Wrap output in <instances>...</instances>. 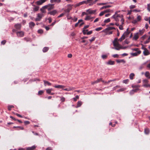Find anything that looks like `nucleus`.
Masks as SVG:
<instances>
[{
    "mask_svg": "<svg viewBox=\"0 0 150 150\" xmlns=\"http://www.w3.org/2000/svg\"><path fill=\"white\" fill-rule=\"evenodd\" d=\"M144 132L146 134H148L149 133V131L147 129H144Z\"/></svg>",
    "mask_w": 150,
    "mask_h": 150,
    "instance_id": "obj_42",
    "label": "nucleus"
},
{
    "mask_svg": "<svg viewBox=\"0 0 150 150\" xmlns=\"http://www.w3.org/2000/svg\"><path fill=\"white\" fill-rule=\"evenodd\" d=\"M149 81L147 79H144L143 81V86L145 87H149V84L148 83Z\"/></svg>",
    "mask_w": 150,
    "mask_h": 150,
    "instance_id": "obj_6",
    "label": "nucleus"
},
{
    "mask_svg": "<svg viewBox=\"0 0 150 150\" xmlns=\"http://www.w3.org/2000/svg\"><path fill=\"white\" fill-rule=\"evenodd\" d=\"M36 148V146L35 145H33L31 147H28L26 148L27 150H34Z\"/></svg>",
    "mask_w": 150,
    "mask_h": 150,
    "instance_id": "obj_14",
    "label": "nucleus"
},
{
    "mask_svg": "<svg viewBox=\"0 0 150 150\" xmlns=\"http://www.w3.org/2000/svg\"><path fill=\"white\" fill-rule=\"evenodd\" d=\"M71 9V8H67V9L64 10V11L66 13H69L70 12V10Z\"/></svg>",
    "mask_w": 150,
    "mask_h": 150,
    "instance_id": "obj_41",
    "label": "nucleus"
},
{
    "mask_svg": "<svg viewBox=\"0 0 150 150\" xmlns=\"http://www.w3.org/2000/svg\"><path fill=\"white\" fill-rule=\"evenodd\" d=\"M68 91H71L73 90H74V88L72 87H68L67 88Z\"/></svg>",
    "mask_w": 150,
    "mask_h": 150,
    "instance_id": "obj_37",
    "label": "nucleus"
},
{
    "mask_svg": "<svg viewBox=\"0 0 150 150\" xmlns=\"http://www.w3.org/2000/svg\"><path fill=\"white\" fill-rule=\"evenodd\" d=\"M100 81H102V78H100L99 79H98L96 81V82L97 83H98Z\"/></svg>",
    "mask_w": 150,
    "mask_h": 150,
    "instance_id": "obj_47",
    "label": "nucleus"
},
{
    "mask_svg": "<svg viewBox=\"0 0 150 150\" xmlns=\"http://www.w3.org/2000/svg\"><path fill=\"white\" fill-rule=\"evenodd\" d=\"M125 36H124V35H122L121 36V38H119L118 40L120 41V42H122L123 40L125 39Z\"/></svg>",
    "mask_w": 150,
    "mask_h": 150,
    "instance_id": "obj_29",
    "label": "nucleus"
},
{
    "mask_svg": "<svg viewBox=\"0 0 150 150\" xmlns=\"http://www.w3.org/2000/svg\"><path fill=\"white\" fill-rule=\"evenodd\" d=\"M105 13V12L104 11H103V12H101L100 14H99V16H103L104 14Z\"/></svg>",
    "mask_w": 150,
    "mask_h": 150,
    "instance_id": "obj_62",
    "label": "nucleus"
},
{
    "mask_svg": "<svg viewBox=\"0 0 150 150\" xmlns=\"http://www.w3.org/2000/svg\"><path fill=\"white\" fill-rule=\"evenodd\" d=\"M116 61L118 63L122 62L125 63V61L123 59H117Z\"/></svg>",
    "mask_w": 150,
    "mask_h": 150,
    "instance_id": "obj_23",
    "label": "nucleus"
},
{
    "mask_svg": "<svg viewBox=\"0 0 150 150\" xmlns=\"http://www.w3.org/2000/svg\"><path fill=\"white\" fill-rule=\"evenodd\" d=\"M39 7L38 6H36L33 8V10L35 11H36L39 10Z\"/></svg>",
    "mask_w": 150,
    "mask_h": 150,
    "instance_id": "obj_38",
    "label": "nucleus"
},
{
    "mask_svg": "<svg viewBox=\"0 0 150 150\" xmlns=\"http://www.w3.org/2000/svg\"><path fill=\"white\" fill-rule=\"evenodd\" d=\"M138 22V21L136 20H133L132 22V23H134V24H136L137 22Z\"/></svg>",
    "mask_w": 150,
    "mask_h": 150,
    "instance_id": "obj_60",
    "label": "nucleus"
},
{
    "mask_svg": "<svg viewBox=\"0 0 150 150\" xmlns=\"http://www.w3.org/2000/svg\"><path fill=\"white\" fill-rule=\"evenodd\" d=\"M112 29H115V28L114 27H109L105 29L106 30H110Z\"/></svg>",
    "mask_w": 150,
    "mask_h": 150,
    "instance_id": "obj_26",
    "label": "nucleus"
},
{
    "mask_svg": "<svg viewBox=\"0 0 150 150\" xmlns=\"http://www.w3.org/2000/svg\"><path fill=\"white\" fill-rule=\"evenodd\" d=\"M141 53V51L140 50H139L137 52H135L132 53L131 55L133 56H137L138 54H140Z\"/></svg>",
    "mask_w": 150,
    "mask_h": 150,
    "instance_id": "obj_16",
    "label": "nucleus"
},
{
    "mask_svg": "<svg viewBox=\"0 0 150 150\" xmlns=\"http://www.w3.org/2000/svg\"><path fill=\"white\" fill-rule=\"evenodd\" d=\"M65 13H62V14H60L59 16H58V18H60V17H62L63 16H64V15Z\"/></svg>",
    "mask_w": 150,
    "mask_h": 150,
    "instance_id": "obj_58",
    "label": "nucleus"
},
{
    "mask_svg": "<svg viewBox=\"0 0 150 150\" xmlns=\"http://www.w3.org/2000/svg\"><path fill=\"white\" fill-rule=\"evenodd\" d=\"M115 62L114 61H112L111 60H109L107 64L109 65H113L115 64Z\"/></svg>",
    "mask_w": 150,
    "mask_h": 150,
    "instance_id": "obj_25",
    "label": "nucleus"
},
{
    "mask_svg": "<svg viewBox=\"0 0 150 150\" xmlns=\"http://www.w3.org/2000/svg\"><path fill=\"white\" fill-rule=\"evenodd\" d=\"M46 150H52V149L51 147H48L46 149Z\"/></svg>",
    "mask_w": 150,
    "mask_h": 150,
    "instance_id": "obj_64",
    "label": "nucleus"
},
{
    "mask_svg": "<svg viewBox=\"0 0 150 150\" xmlns=\"http://www.w3.org/2000/svg\"><path fill=\"white\" fill-rule=\"evenodd\" d=\"M84 15H88V13H86V12H83L82 13V14H81V16H83Z\"/></svg>",
    "mask_w": 150,
    "mask_h": 150,
    "instance_id": "obj_59",
    "label": "nucleus"
},
{
    "mask_svg": "<svg viewBox=\"0 0 150 150\" xmlns=\"http://www.w3.org/2000/svg\"><path fill=\"white\" fill-rule=\"evenodd\" d=\"M57 13V11L56 10H54L52 11L49 12L48 13V14H50L51 15L53 16L54 15Z\"/></svg>",
    "mask_w": 150,
    "mask_h": 150,
    "instance_id": "obj_15",
    "label": "nucleus"
},
{
    "mask_svg": "<svg viewBox=\"0 0 150 150\" xmlns=\"http://www.w3.org/2000/svg\"><path fill=\"white\" fill-rule=\"evenodd\" d=\"M136 6L135 5H132L129 6V8L130 9H132L136 7Z\"/></svg>",
    "mask_w": 150,
    "mask_h": 150,
    "instance_id": "obj_52",
    "label": "nucleus"
},
{
    "mask_svg": "<svg viewBox=\"0 0 150 150\" xmlns=\"http://www.w3.org/2000/svg\"><path fill=\"white\" fill-rule=\"evenodd\" d=\"M85 3H86V2L85 1H83L77 4L76 5L77 6H79L83 4H85Z\"/></svg>",
    "mask_w": 150,
    "mask_h": 150,
    "instance_id": "obj_28",
    "label": "nucleus"
},
{
    "mask_svg": "<svg viewBox=\"0 0 150 150\" xmlns=\"http://www.w3.org/2000/svg\"><path fill=\"white\" fill-rule=\"evenodd\" d=\"M112 56L114 58H118L119 55L117 54H116L113 55Z\"/></svg>",
    "mask_w": 150,
    "mask_h": 150,
    "instance_id": "obj_50",
    "label": "nucleus"
},
{
    "mask_svg": "<svg viewBox=\"0 0 150 150\" xmlns=\"http://www.w3.org/2000/svg\"><path fill=\"white\" fill-rule=\"evenodd\" d=\"M49 50V48L47 47H44L42 50V51L44 52H47Z\"/></svg>",
    "mask_w": 150,
    "mask_h": 150,
    "instance_id": "obj_31",
    "label": "nucleus"
},
{
    "mask_svg": "<svg viewBox=\"0 0 150 150\" xmlns=\"http://www.w3.org/2000/svg\"><path fill=\"white\" fill-rule=\"evenodd\" d=\"M29 27L31 29H32L33 28V27L35 25V23L33 22H30L29 23Z\"/></svg>",
    "mask_w": 150,
    "mask_h": 150,
    "instance_id": "obj_20",
    "label": "nucleus"
},
{
    "mask_svg": "<svg viewBox=\"0 0 150 150\" xmlns=\"http://www.w3.org/2000/svg\"><path fill=\"white\" fill-rule=\"evenodd\" d=\"M110 18H108L107 19L105 20L104 21V22L105 23H108L109 22H110Z\"/></svg>",
    "mask_w": 150,
    "mask_h": 150,
    "instance_id": "obj_43",
    "label": "nucleus"
},
{
    "mask_svg": "<svg viewBox=\"0 0 150 150\" xmlns=\"http://www.w3.org/2000/svg\"><path fill=\"white\" fill-rule=\"evenodd\" d=\"M145 75L146 77H148L149 78V77L150 75V73L149 72L146 71V72Z\"/></svg>",
    "mask_w": 150,
    "mask_h": 150,
    "instance_id": "obj_36",
    "label": "nucleus"
},
{
    "mask_svg": "<svg viewBox=\"0 0 150 150\" xmlns=\"http://www.w3.org/2000/svg\"><path fill=\"white\" fill-rule=\"evenodd\" d=\"M86 11L89 14H94L96 12L95 10H92L91 9H88Z\"/></svg>",
    "mask_w": 150,
    "mask_h": 150,
    "instance_id": "obj_13",
    "label": "nucleus"
},
{
    "mask_svg": "<svg viewBox=\"0 0 150 150\" xmlns=\"http://www.w3.org/2000/svg\"><path fill=\"white\" fill-rule=\"evenodd\" d=\"M128 29H128V28L127 30V31L125 32L123 35H124V36H125V37L126 36L128 35L130 33V32L128 31Z\"/></svg>",
    "mask_w": 150,
    "mask_h": 150,
    "instance_id": "obj_21",
    "label": "nucleus"
},
{
    "mask_svg": "<svg viewBox=\"0 0 150 150\" xmlns=\"http://www.w3.org/2000/svg\"><path fill=\"white\" fill-rule=\"evenodd\" d=\"M24 40L27 42L29 41L30 40V38H24Z\"/></svg>",
    "mask_w": 150,
    "mask_h": 150,
    "instance_id": "obj_49",
    "label": "nucleus"
},
{
    "mask_svg": "<svg viewBox=\"0 0 150 150\" xmlns=\"http://www.w3.org/2000/svg\"><path fill=\"white\" fill-rule=\"evenodd\" d=\"M18 150H27L26 149L23 148H19L18 149Z\"/></svg>",
    "mask_w": 150,
    "mask_h": 150,
    "instance_id": "obj_63",
    "label": "nucleus"
},
{
    "mask_svg": "<svg viewBox=\"0 0 150 150\" xmlns=\"http://www.w3.org/2000/svg\"><path fill=\"white\" fill-rule=\"evenodd\" d=\"M134 74L133 73H132L130 74L129 76L130 79L131 80L133 79H134Z\"/></svg>",
    "mask_w": 150,
    "mask_h": 150,
    "instance_id": "obj_27",
    "label": "nucleus"
},
{
    "mask_svg": "<svg viewBox=\"0 0 150 150\" xmlns=\"http://www.w3.org/2000/svg\"><path fill=\"white\" fill-rule=\"evenodd\" d=\"M79 98V96H76L75 98H73V99L74 101H76L77 99Z\"/></svg>",
    "mask_w": 150,
    "mask_h": 150,
    "instance_id": "obj_57",
    "label": "nucleus"
},
{
    "mask_svg": "<svg viewBox=\"0 0 150 150\" xmlns=\"http://www.w3.org/2000/svg\"><path fill=\"white\" fill-rule=\"evenodd\" d=\"M132 87L134 89L132 90L131 91L132 93H136L139 90V88L140 87V86L139 85H133L132 86Z\"/></svg>",
    "mask_w": 150,
    "mask_h": 150,
    "instance_id": "obj_3",
    "label": "nucleus"
},
{
    "mask_svg": "<svg viewBox=\"0 0 150 150\" xmlns=\"http://www.w3.org/2000/svg\"><path fill=\"white\" fill-rule=\"evenodd\" d=\"M129 80L128 79H127L126 80H124L123 81V83L125 84H127L129 82Z\"/></svg>",
    "mask_w": 150,
    "mask_h": 150,
    "instance_id": "obj_39",
    "label": "nucleus"
},
{
    "mask_svg": "<svg viewBox=\"0 0 150 150\" xmlns=\"http://www.w3.org/2000/svg\"><path fill=\"white\" fill-rule=\"evenodd\" d=\"M115 79H114V80H110L108 82L105 81V84H106H106H108V83H110V82H111V81H115Z\"/></svg>",
    "mask_w": 150,
    "mask_h": 150,
    "instance_id": "obj_48",
    "label": "nucleus"
},
{
    "mask_svg": "<svg viewBox=\"0 0 150 150\" xmlns=\"http://www.w3.org/2000/svg\"><path fill=\"white\" fill-rule=\"evenodd\" d=\"M102 29V27H99L95 29V30L96 31H99L100 30Z\"/></svg>",
    "mask_w": 150,
    "mask_h": 150,
    "instance_id": "obj_51",
    "label": "nucleus"
},
{
    "mask_svg": "<svg viewBox=\"0 0 150 150\" xmlns=\"http://www.w3.org/2000/svg\"><path fill=\"white\" fill-rule=\"evenodd\" d=\"M141 20V16L140 15L138 16L137 18V20H136L138 21H140Z\"/></svg>",
    "mask_w": 150,
    "mask_h": 150,
    "instance_id": "obj_40",
    "label": "nucleus"
},
{
    "mask_svg": "<svg viewBox=\"0 0 150 150\" xmlns=\"http://www.w3.org/2000/svg\"><path fill=\"white\" fill-rule=\"evenodd\" d=\"M145 31V30L144 29H142V30H139V34L140 35H142L143 34L144 31Z\"/></svg>",
    "mask_w": 150,
    "mask_h": 150,
    "instance_id": "obj_22",
    "label": "nucleus"
},
{
    "mask_svg": "<svg viewBox=\"0 0 150 150\" xmlns=\"http://www.w3.org/2000/svg\"><path fill=\"white\" fill-rule=\"evenodd\" d=\"M15 27L18 30H19L21 27V24H17L15 25Z\"/></svg>",
    "mask_w": 150,
    "mask_h": 150,
    "instance_id": "obj_18",
    "label": "nucleus"
},
{
    "mask_svg": "<svg viewBox=\"0 0 150 150\" xmlns=\"http://www.w3.org/2000/svg\"><path fill=\"white\" fill-rule=\"evenodd\" d=\"M88 30H84V29H83V33L84 35H86V34H87V33H86L87 32H88Z\"/></svg>",
    "mask_w": 150,
    "mask_h": 150,
    "instance_id": "obj_46",
    "label": "nucleus"
},
{
    "mask_svg": "<svg viewBox=\"0 0 150 150\" xmlns=\"http://www.w3.org/2000/svg\"><path fill=\"white\" fill-rule=\"evenodd\" d=\"M139 33H135L133 38V39L135 40H137L139 38Z\"/></svg>",
    "mask_w": 150,
    "mask_h": 150,
    "instance_id": "obj_11",
    "label": "nucleus"
},
{
    "mask_svg": "<svg viewBox=\"0 0 150 150\" xmlns=\"http://www.w3.org/2000/svg\"><path fill=\"white\" fill-rule=\"evenodd\" d=\"M6 40H4L1 41V44L3 45H4L6 43Z\"/></svg>",
    "mask_w": 150,
    "mask_h": 150,
    "instance_id": "obj_56",
    "label": "nucleus"
},
{
    "mask_svg": "<svg viewBox=\"0 0 150 150\" xmlns=\"http://www.w3.org/2000/svg\"><path fill=\"white\" fill-rule=\"evenodd\" d=\"M111 7V6H110V5L103 6L102 7L100 8V9L101 10H102V9H105V8H107L110 7Z\"/></svg>",
    "mask_w": 150,
    "mask_h": 150,
    "instance_id": "obj_32",
    "label": "nucleus"
},
{
    "mask_svg": "<svg viewBox=\"0 0 150 150\" xmlns=\"http://www.w3.org/2000/svg\"><path fill=\"white\" fill-rule=\"evenodd\" d=\"M52 90V89H48L46 90V92L48 93H51Z\"/></svg>",
    "mask_w": 150,
    "mask_h": 150,
    "instance_id": "obj_45",
    "label": "nucleus"
},
{
    "mask_svg": "<svg viewBox=\"0 0 150 150\" xmlns=\"http://www.w3.org/2000/svg\"><path fill=\"white\" fill-rule=\"evenodd\" d=\"M146 64V62L143 63L141 66L139 67V69L141 70L144 67V65H145Z\"/></svg>",
    "mask_w": 150,
    "mask_h": 150,
    "instance_id": "obj_44",
    "label": "nucleus"
},
{
    "mask_svg": "<svg viewBox=\"0 0 150 150\" xmlns=\"http://www.w3.org/2000/svg\"><path fill=\"white\" fill-rule=\"evenodd\" d=\"M46 8L45 7V6H43L40 9V10L42 12V13H46V11L45 9Z\"/></svg>",
    "mask_w": 150,
    "mask_h": 150,
    "instance_id": "obj_17",
    "label": "nucleus"
},
{
    "mask_svg": "<svg viewBox=\"0 0 150 150\" xmlns=\"http://www.w3.org/2000/svg\"><path fill=\"white\" fill-rule=\"evenodd\" d=\"M44 16V15L42 13H38L37 14V17L35 20V21H40Z\"/></svg>",
    "mask_w": 150,
    "mask_h": 150,
    "instance_id": "obj_4",
    "label": "nucleus"
},
{
    "mask_svg": "<svg viewBox=\"0 0 150 150\" xmlns=\"http://www.w3.org/2000/svg\"><path fill=\"white\" fill-rule=\"evenodd\" d=\"M14 107V106L13 105H8V110L10 111L11 110V109L12 108Z\"/></svg>",
    "mask_w": 150,
    "mask_h": 150,
    "instance_id": "obj_33",
    "label": "nucleus"
},
{
    "mask_svg": "<svg viewBox=\"0 0 150 150\" xmlns=\"http://www.w3.org/2000/svg\"><path fill=\"white\" fill-rule=\"evenodd\" d=\"M45 7L46 9H47L48 11H50L54 8V4H49L45 6Z\"/></svg>",
    "mask_w": 150,
    "mask_h": 150,
    "instance_id": "obj_5",
    "label": "nucleus"
},
{
    "mask_svg": "<svg viewBox=\"0 0 150 150\" xmlns=\"http://www.w3.org/2000/svg\"><path fill=\"white\" fill-rule=\"evenodd\" d=\"M43 82L44 83V85L45 86H46L47 85L48 86H50L51 85V83H50V82H49L48 81H46L45 80H44Z\"/></svg>",
    "mask_w": 150,
    "mask_h": 150,
    "instance_id": "obj_19",
    "label": "nucleus"
},
{
    "mask_svg": "<svg viewBox=\"0 0 150 150\" xmlns=\"http://www.w3.org/2000/svg\"><path fill=\"white\" fill-rule=\"evenodd\" d=\"M120 12L119 11H117L115 12V14L112 16V18L114 19L115 21L117 22L119 21L120 19L122 24L123 25L124 23V19L123 18V16L122 14H118Z\"/></svg>",
    "mask_w": 150,
    "mask_h": 150,
    "instance_id": "obj_1",
    "label": "nucleus"
},
{
    "mask_svg": "<svg viewBox=\"0 0 150 150\" xmlns=\"http://www.w3.org/2000/svg\"><path fill=\"white\" fill-rule=\"evenodd\" d=\"M16 33L18 37H22L24 36V33L22 31L18 32H16Z\"/></svg>",
    "mask_w": 150,
    "mask_h": 150,
    "instance_id": "obj_7",
    "label": "nucleus"
},
{
    "mask_svg": "<svg viewBox=\"0 0 150 150\" xmlns=\"http://www.w3.org/2000/svg\"><path fill=\"white\" fill-rule=\"evenodd\" d=\"M85 1L86 2V3H85V4H87L88 3H91L92 4L94 2L93 1V2H92V1L91 0H87L86 1Z\"/></svg>",
    "mask_w": 150,
    "mask_h": 150,
    "instance_id": "obj_35",
    "label": "nucleus"
},
{
    "mask_svg": "<svg viewBox=\"0 0 150 150\" xmlns=\"http://www.w3.org/2000/svg\"><path fill=\"white\" fill-rule=\"evenodd\" d=\"M94 18V17H92L90 16H88L87 15L86 16L85 20L86 21L91 20V21H93V18Z\"/></svg>",
    "mask_w": 150,
    "mask_h": 150,
    "instance_id": "obj_9",
    "label": "nucleus"
},
{
    "mask_svg": "<svg viewBox=\"0 0 150 150\" xmlns=\"http://www.w3.org/2000/svg\"><path fill=\"white\" fill-rule=\"evenodd\" d=\"M38 33H39L42 34L43 33V31L42 29H40L38 30Z\"/></svg>",
    "mask_w": 150,
    "mask_h": 150,
    "instance_id": "obj_53",
    "label": "nucleus"
},
{
    "mask_svg": "<svg viewBox=\"0 0 150 150\" xmlns=\"http://www.w3.org/2000/svg\"><path fill=\"white\" fill-rule=\"evenodd\" d=\"M143 54L145 56H146L149 55L150 53L146 48H145V50L143 52Z\"/></svg>",
    "mask_w": 150,
    "mask_h": 150,
    "instance_id": "obj_10",
    "label": "nucleus"
},
{
    "mask_svg": "<svg viewBox=\"0 0 150 150\" xmlns=\"http://www.w3.org/2000/svg\"><path fill=\"white\" fill-rule=\"evenodd\" d=\"M146 36V35H145L141 37V39L142 40H143L145 38Z\"/></svg>",
    "mask_w": 150,
    "mask_h": 150,
    "instance_id": "obj_54",
    "label": "nucleus"
},
{
    "mask_svg": "<svg viewBox=\"0 0 150 150\" xmlns=\"http://www.w3.org/2000/svg\"><path fill=\"white\" fill-rule=\"evenodd\" d=\"M46 0H40L36 2V3L37 5H42L43 3L46 2Z\"/></svg>",
    "mask_w": 150,
    "mask_h": 150,
    "instance_id": "obj_8",
    "label": "nucleus"
},
{
    "mask_svg": "<svg viewBox=\"0 0 150 150\" xmlns=\"http://www.w3.org/2000/svg\"><path fill=\"white\" fill-rule=\"evenodd\" d=\"M119 28L121 30H122L123 29V26H122V25H119Z\"/></svg>",
    "mask_w": 150,
    "mask_h": 150,
    "instance_id": "obj_61",
    "label": "nucleus"
},
{
    "mask_svg": "<svg viewBox=\"0 0 150 150\" xmlns=\"http://www.w3.org/2000/svg\"><path fill=\"white\" fill-rule=\"evenodd\" d=\"M108 3H100L98 4V5H103L106 4Z\"/></svg>",
    "mask_w": 150,
    "mask_h": 150,
    "instance_id": "obj_55",
    "label": "nucleus"
},
{
    "mask_svg": "<svg viewBox=\"0 0 150 150\" xmlns=\"http://www.w3.org/2000/svg\"><path fill=\"white\" fill-rule=\"evenodd\" d=\"M54 87L55 88H61L63 89L65 87V86L63 85H55L54 86Z\"/></svg>",
    "mask_w": 150,
    "mask_h": 150,
    "instance_id": "obj_12",
    "label": "nucleus"
},
{
    "mask_svg": "<svg viewBox=\"0 0 150 150\" xmlns=\"http://www.w3.org/2000/svg\"><path fill=\"white\" fill-rule=\"evenodd\" d=\"M82 21H83V20L82 19L79 20L78 22L75 24V27H77L78 26L79 24V23H80L81 22H82Z\"/></svg>",
    "mask_w": 150,
    "mask_h": 150,
    "instance_id": "obj_34",
    "label": "nucleus"
},
{
    "mask_svg": "<svg viewBox=\"0 0 150 150\" xmlns=\"http://www.w3.org/2000/svg\"><path fill=\"white\" fill-rule=\"evenodd\" d=\"M127 89L126 88H120V89L117 90V91L118 92L119 91H126Z\"/></svg>",
    "mask_w": 150,
    "mask_h": 150,
    "instance_id": "obj_24",
    "label": "nucleus"
},
{
    "mask_svg": "<svg viewBox=\"0 0 150 150\" xmlns=\"http://www.w3.org/2000/svg\"><path fill=\"white\" fill-rule=\"evenodd\" d=\"M82 104V102L81 101H79L77 103L76 107L78 108V107H80L81 106V105Z\"/></svg>",
    "mask_w": 150,
    "mask_h": 150,
    "instance_id": "obj_30",
    "label": "nucleus"
},
{
    "mask_svg": "<svg viewBox=\"0 0 150 150\" xmlns=\"http://www.w3.org/2000/svg\"><path fill=\"white\" fill-rule=\"evenodd\" d=\"M118 38H115L113 42V44L114 46L115 47L114 48L116 50H120V49H125L127 48V46L122 47L118 43Z\"/></svg>",
    "mask_w": 150,
    "mask_h": 150,
    "instance_id": "obj_2",
    "label": "nucleus"
}]
</instances>
